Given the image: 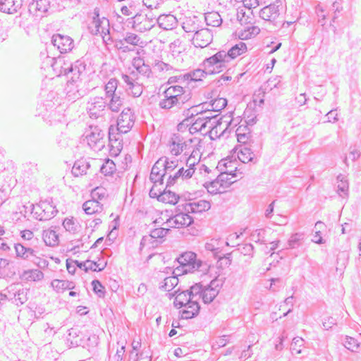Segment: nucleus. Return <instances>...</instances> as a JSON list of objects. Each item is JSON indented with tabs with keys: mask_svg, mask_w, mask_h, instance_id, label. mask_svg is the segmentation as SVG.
Listing matches in <instances>:
<instances>
[{
	"mask_svg": "<svg viewBox=\"0 0 361 361\" xmlns=\"http://www.w3.org/2000/svg\"><path fill=\"white\" fill-rule=\"evenodd\" d=\"M118 84V81L116 78H111L104 85L105 97L120 92L117 91Z\"/></svg>",
	"mask_w": 361,
	"mask_h": 361,
	"instance_id": "5fc2aeb1",
	"label": "nucleus"
},
{
	"mask_svg": "<svg viewBox=\"0 0 361 361\" xmlns=\"http://www.w3.org/2000/svg\"><path fill=\"white\" fill-rule=\"evenodd\" d=\"M211 204L209 201L204 200H194L185 204V209L187 212L202 213L209 210Z\"/></svg>",
	"mask_w": 361,
	"mask_h": 361,
	"instance_id": "473e14b6",
	"label": "nucleus"
},
{
	"mask_svg": "<svg viewBox=\"0 0 361 361\" xmlns=\"http://www.w3.org/2000/svg\"><path fill=\"white\" fill-rule=\"evenodd\" d=\"M51 43L61 54L67 53L74 47L73 39L61 34H55L51 37Z\"/></svg>",
	"mask_w": 361,
	"mask_h": 361,
	"instance_id": "393cba45",
	"label": "nucleus"
},
{
	"mask_svg": "<svg viewBox=\"0 0 361 361\" xmlns=\"http://www.w3.org/2000/svg\"><path fill=\"white\" fill-rule=\"evenodd\" d=\"M104 135V132L99 128H92L90 133L86 136L88 145L94 151H101L105 146Z\"/></svg>",
	"mask_w": 361,
	"mask_h": 361,
	"instance_id": "aec40b11",
	"label": "nucleus"
},
{
	"mask_svg": "<svg viewBox=\"0 0 361 361\" xmlns=\"http://www.w3.org/2000/svg\"><path fill=\"white\" fill-rule=\"evenodd\" d=\"M169 50L174 57L179 56L186 51V44L183 40L178 38L170 43Z\"/></svg>",
	"mask_w": 361,
	"mask_h": 361,
	"instance_id": "a18cd8bd",
	"label": "nucleus"
},
{
	"mask_svg": "<svg viewBox=\"0 0 361 361\" xmlns=\"http://www.w3.org/2000/svg\"><path fill=\"white\" fill-rule=\"evenodd\" d=\"M169 228H158L151 231L150 236L152 238H162L166 235Z\"/></svg>",
	"mask_w": 361,
	"mask_h": 361,
	"instance_id": "e2e57ef3",
	"label": "nucleus"
},
{
	"mask_svg": "<svg viewBox=\"0 0 361 361\" xmlns=\"http://www.w3.org/2000/svg\"><path fill=\"white\" fill-rule=\"evenodd\" d=\"M201 65L209 75L221 73L231 66L225 49L219 50L210 57L206 58Z\"/></svg>",
	"mask_w": 361,
	"mask_h": 361,
	"instance_id": "6e6552de",
	"label": "nucleus"
},
{
	"mask_svg": "<svg viewBox=\"0 0 361 361\" xmlns=\"http://www.w3.org/2000/svg\"><path fill=\"white\" fill-rule=\"evenodd\" d=\"M228 174L232 175L233 177H236L237 170L235 169L234 171L226 170L221 173L215 180L204 183V186L207 190V192L212 195L221 193V189H224L228 185L233 183L231 180L229 182L226 181Z\"/></svg>",
	"mask_w": 361,
	"mask_h": 361,
	"instance_id": "ddd939ff",
	"label": "nucleus"
},
{
	"mask_svg": "<svg viewBox=\"0 0 361 361\" xmlns=\"http://www.w3.org/2000/svg\"><path fill=\"white\" fill-rule=\"evenodd\" d=\"M192 144H194L195 148L192 149L191 154L186 159L185 164L188 169H194L195 166L199 164L201 159L200 149L202 146L200 145V142L199 143L193 142Z\"/></svg>",
	"mask_w": 361,
	"mask_h": 361,
	"instance_id": "58836bf2",
	"label": "nucleus"
},
{
	"mask_svg": "<svg viewBox=\"0 0 361 361\" xmlns=\"http://www.w3.org/2000/svg\"><path fill=\"white\" fill-rule=\"evenodd\" d=\"M337 182H338V193L341 197L348 195V182L345 178V176L339 174L337 176Z\"/></svg>",
	"mask_w": 361,
	"mask_h": 361,
	"instance_id": "3c124183",
	"label": "nucleus"
},
{
	"mask_svg": "<svg viewBox=\"0 0 361 361\" xmlns=\"http://www.w3.org/2000/svg\"><path fill=\"white\" fill-rule=\"evenodd\" d=\"M204 25V21L202 18L192 16H186L183 18L181 26L188 38L192 36Z\"/></svg>",
	"mask_w": 361,
	"mask_h": 361,
	"instance_id": "412c9836",
	"label": "nucleus"
},
{
	"mask_svg": "<svg viewBox=\"0 0 361 361\" xmlns=\"http://www.w3.org/2000/svg\"><path fill=\"white\" fill-rule=\"evenodd\" d=\"M178 283V279L176 276H166L161 282L159 288L164 291H170Z\"/></svg>",
	"mask_w": 361,
	"mask_h": 361,
	"instance_id": "de8ad7c7",
	"label": "nucleus"
},
{
	"mask_svg": "<svg viewBox=\"0 0 361 361\" xmlns=\"http://www.w3.org/2000/svg\"><path fill=\"white\" fill-rule=\"evenodd\" d=\"M54 7V5H52ZM51 8L49 0H32L28 5V11L30 15L37 18H42Z\"/></svg>",
	"mask_w": 361,
	"mask_h": 361,
	"instance_id": "b1692460",
	"label": "nucleus"
},
{
	"mask_svg": "<svg viewBox=\"0 0 361 361\" xmlns=\"http://www.w3.org/2000/svg\"><path fill=\"white\" fill-rule=\"evenodd\" d=\"M247 51V44L245 42H239L235 44L233 47H231L228 50H226V54L227 57L232 65L234 60L239 56L243 55L246 53Z\"/></svg>",
	"mask_w": 361,
	"mask_h": 361,
	"instance_id": "72a5a7b5",
	"label": "nucleus"
},
{
	"mask_svg": "<svg viewBox=\"0 0 361 361\" xmlns=\"http://www.w3.org/2000/svg\"><path fill=\"white\" fill-rule=\"evenodd\" d=\"M305 239L303 233H296L293 234L288 240V247L294 249L298 247Z\"/></svg>",
	"mask_w": 361,
	"mask_h": 361,
	"instance_id": "6e6d98bb",
	"label": "nucleus"
},
{
	"mask_svg": "<svg viewBox=\"0 0 361 361\" xmlns=\"http://www.w3.org/2000/svg\"><path fill=\"white\" fill-rule=\"evenodd\" d=\"M132 66L136 70L135 74H140V78H149L152 76V71L150 66L145 63V60L141 57H135L132 61Z\"/></svg>",
	"mask_w": 361,
	"mask_h": 361,
	"instance_id": "cd10ccee",
	"label": "nucleus"
},
{
	"mask_svg": "<svg viewBox=\"0 0 361 361\" xmlns=\"http://www.w3.org/2000/svg\"><path fill=\"white\" fill-rule=\"evenodd\" d=\"M65 230L70 233H76L80 228L79 223L77 220L71 218H66L62 224Z\"/></svg>",
	"mask_w": 361,
	"mask_h": 361,
	"instance_id": "09e8293b",
	"label": "nucleus"
},
{
	"mask_svg": "<svg viewBox=\"0 0 361 361\" xmlns=\"http://www.w3.org/2000/svg\"><path fill=\"white\" fill-rule=\"evenodd\" d=\"M22 5L23 0H0V11L13 14L21 8Z\"/></svg>",
	"mask_w": 361,
	"mask_h": 361,
	"instance_id": "f704fd0d",
	"label": "nucleus"
},
{
	"mask_svg": "<svg viewBox=\"0 0 361 361\" xmlns=\"http://www.w3.org/2000/svg\"><path fill=\"white\" fill-rule=\"evenodd\" d=\"M51 67L57 76L74 75L84 74L86 64L82 60H77L74 63L66 62L63 59H51Z\"/></svg>",
	"mask_w": 361,
	"mask_h": 361,
	"instance_id": "0eeeda50",
	"label": "nucleus"
},
{
	"mask_svg": "<svg viewBox=\"0 0 361 361\" xmlns=\"http://www.w3.org/2000/svg\"><path fill=\"white\" fill-rule=\"evenodd\" d=\"M305 341L300 337H295L293 339L290 345L292 354H300L302 353L301 347L303 346Z\"/></svg>",
	"mask_w": 361,
	"mask_h": 361,
	"instance_id": "052dcab7",
	"label": "nucleus"
},
{
	"mask_svg": "<svg viewBox=\"0 0 361 361\" xmlns=\"http://www.w3.org/2000/svg\"><path fill=\"white\" fill-rule=\"evenodd\" d=\"M116 170V165L113 161L107 159L100 168V171L104 176H111Z\"/></svg>",
	"mask_w": 361,
	"mask_h": 361,
	"instance_id": "13d9d810",
	"label": "nucleus"
},
{
	"mask_svg": "<svg viewBox=\"0 0 361 361\" xmlns=\"http://www.w3.org/2000/svg\"><path fill=\"white\" fill-rule=\"evenodd\" d=\"M103 190L101 188H96L92 192V199L85 202L82 204V209L87 214H93L102 211V204L95 200L97 196L99 199L104 197V194L102 192Z\"/></svg>",
	"mask_w": 361,
	"mask_h": 361,
	"instance_id": "4be33fe9",
	"label": "nucleus"
},
{
	"mask_svg": "<svg viewBox=\"0 0 361 361\" xmlns=\"http://www.w3.org/2000/svg\"><path fill=\"white\" fill-rule=\"evenodd\" d=\"M238 250L244 255L252 257L254 253V247L250 243L244 244L239 247Z\"/></svg>",
	"mask_w": 361,
	"mask_h": 361,
	"instance_id": "0e129e2a",
	"label": "nucleus"
},
{
	"mask_svg": "<svg viewBox=\"0 0 361 361\" xmlns=\"http://www.w3.org/2000/svg\"><path fill=\"white\" fill-rule=\"evenodd\" d=\"M106 107V100L102 97H90L87 104V111L92 118L103 116Z\"/></svg>",
	"mask_w": 361,
	"mask_h": 361,
	"instance_id": "f3484780",
	"label": "nucleus"
},
{
	"mask_svg": "<svg viewBox=\"0 0 361 361\" xmlns=\"http://www.w3.org/2000/svg\"><path fill=\"white\" fill-rule=\"evenodd\" d=\"M99 11V8L94 9L92 20L88 25V30L92 35L102 37L104 43L109 44L112 42L109 20L104 16H100Z\"/></svg>",
	"mask_w": 361,
	"mask_h": 361,
	"instance_id": "39448f33",
	"label": "nucleus"
},
{
	"mask_svg": "<svg viewBox=\"0 0 361 361\" xmlns=\"http://www.w3.org/2000/svg\"><path fill=\"white\" fill-rule=\"evenodd\" d=\"M213 40V32L210 29L203 25L192 37V45L197 48H204L209 45Z\"/></svg>",
	"mask_w": 361,
	"mask_h": 361,
	"instance_id": "6ab92c4d",
	"label": "nucleus"
},
{
	"mask_svg": "<svg viewBox=\"0 0 361 361\" xmlns=\"http://www.w3.org/2000/svg\"><path fill=\"white\" fill-rule=\"evenodd\" d=\"M193 142H200L197 138L185 140L179 134H173L169 142V147L173 155L178 156L185 152V154L192 146Z\"/></svg>",
	"mask_w": 361,
	"mask_h": 361,
	"instance_id": "f8f14e48",
	"label": "nucleus"
},
{
	"mask_svg": "<svg viewBox=\"0 0 361 361\" xmlns=\"http://www.w3.org/2000/svg\"><path fill=\"white\" fill-rule=\"evenodd\" d=\"M227 105V99L224 97H218L211 101V102L207 104V106H211V111H219L224 109ZM208 107H207V109Z\"/></svg>",
	"mask_w": 361,
	"mask_h": 361,
	"instance_id": "864d4df0",
	"label": "nucleus"
},
{
	"mask_svg": "<svg viewBox=\"0 0 361 361\" xmlns=\"http://www.w3.org/2000/svg\"><path fill=\"white\" fill-rule=\"evenodd\" d=\"M126 2L121 8V13L126 16L133 18L139 13L140 4L138 0H126Z\"/></svg>",
	"mask_w": 361,
	"mask_h": 361,
	"instance_id": "c9c22d12",
	"label": "nucleus"
},
{
	"mask_svg": "<svg viewBox=\"0 0 361 361\" xmlns=\"http://www.w3.org/2000/svg\"><path fill=\"white\" fill-rule=\"evenodd\" d=\"M143 5L149 9H157L163 0H142Z\"/></svg>",
	"mask_w": 361,
	"mask_h": 361,
	"instance_id": "774afa93",
	"label": "nucleus"
},
{
	"mask_svg": "<svg viewBox=\"0 0 361 361\" xmlns=\"http://www.w3.org/2000/svg\"><path fill=\"white\" fill-rule=\"evenodd\" d=\"M90 168V161L85 158H81L75 161L72 168V173L74 176H82L87 173Z\"/></svg>",
	"mask_w": 361,
	"mask_h": 361,
	"instance_id": "4c0bfd02",
	"label": "nucleus"
},
{
	"mask_svg": "<svg viewBox=\"0 0 361 361\" xmlns=\"http://www.w3.org/2000/svg\"><path fill=\"white\" fill-rule=\"evenodd\" d=\"M166 188V187L159 195V201L166 204H176L180 198L179 195Z\"/></svg>",
	"mask_w": 361,
	"mask_h": 361,
	"instance_id": "c03bdc74",
	"label": "nucleus"
},
{
	"mask_svg": "<svg viewBox=\"0 0 361 361\" xmlns=\"http://www.w3.org/2000/svg\"><path fill=\"white\" fill-rule=\"evenodd\" d=\"M42 239L45 245L49 247L57 246L59 243V235L51 228L43 231Z\"/></svg>",
	"mask_w": 361,
	"mask_h": 361,
	"instance_id": "ea45409f",
	"label": "nucleus"
},
{
	"mask_svg": "<svg viewBox=\"0 0 361 361\" xmlns=\"http://www.w3.org/2000/svg\"><path fill=\"white\" fill-rule=\"evenodd\" d=\"M224 242L219 239L212 238L205 243V249L213 253L216 258L221 259L218 254L221 252Z\"/></svg>",
	"mask_w": 361,
	"mask_h": 361,
	"instance_id": "79ce46f5",
	"label": "nucleus"
},
{
	"mask_svg": "<svg viewBox=\"0 0 361 361\" xmlns=\"http://www.w3.org/2000/svg\"><path fill=\"white\" fill-rule=\"evenodd\" d=\"M17 257L24 259H30L31 257L36 256V250L33 248L26 247L25 245L16 243L14 245Z\"/></svg>",
	"mask_w": 361,
	"mask_h": 361,
	"instance_id": "a19ab883",
	"label": "nucleus"
},
{
	"mask_svg": "<svg viewBox=\"0 0 361 361\" xmlns=\"http://www.w3.org/2000/svg\"><path fill=\"white\" fill-rule=\"evenodd\" d=\"M125 43L129 44L133 46H141L142 41L141 38L136 34L132 32H126L124 37L121 39L118 40L116 42V46L118 49H123L124 51L129 50L127 46H125Z\"/></svg>",
	"mask_w": 361,
	"mask_h": 361,
	"instance_id": "2f4dec72",
	"label": "nucleus"
},
{
	"mask_svg": "<svg viewBox=\"0 0 361 361\" xmlns=\"http://www.w3.org/2000/svg\"><path fill=\"white\" fill-rule=\"evenodd\" d=\"M7 289L9 296L13 300L16 305H21L27 300V295L28 290L22 287L21 285L12 284Z\"/></svg>",
	"mask_w": 361,
	"mask_h": 361,
	"instance_id": "bb28decb",
	"label": "nucleus"
},
{
	"mask_svg": "<svg viewBox=\"0 0 361 361\" xmlns=\"http://www.w3.org/2000/svg\"><path fill=\"white\" fill-rule=\"evenodd\" d=\"M156 23L164 30H171L178 25L177 18L172 14H162L156 17Z\"/></svg>",
	"mask_w": 361,
	"mask_h": 361,
	"instance_id": "7c9ffc66",
	"label": "nucleus"
},
{
	"mask_svg": "<svg viewBox=\"0 0 361 361\" xmlns=\"http://www.w3.org/2000/svg\"><path fill=\"white\" fill-rule=\"evenodd\" d=\"M283 2L276 0L259 11V17L265 23L274 27H279L282 23Z\"/></svg>",
	"mask_w": 361,
	"mask_h": 361,
	"instance_id": "1a4fd4ad",
	"label": "nucleus"
},
{
	"mask_svg": "<svg viewBox=\"0 0 361 361\" xmlns=\"http://www.w3.org/2000/svg\"><path fill=\"white\" fill-rule=\"evenodd\" d=\"M224 281L221 279L215 278L209 284L203 285L202 299L204 303L212 302L219 294Z\"/></svg>",
	"mask_w": 361,
	"mask_h": 361,
	"instance_id": "a211bd4d",
	"label": "nucleus"
},
{
	"mask_svg": "<svg viewBox=\"0 0 361 361\" xmlns=\"http://www.w3.org/2000/svg\"><path fill=\"white\" fill-rule=\"evenodd\" d=\"M195 173V169L190 168L185 169L180 167L173 174H170L167 178L166 188L173 185L179 179L185 180L192 177Z\"/></svg>",
	"mask_w": 361,
	"mask_h": 361,
	"instance_id": "c85d7f7f",
	"label": "nucleus"
},
{
	"mask_svg": "<svg viewBox=\"0 0 361 361\" xmlns=\"http://www.w3.org/2000/svg\"><path fill=\"white\" fill-rule=\"evenodd\" d=\"M25 277L29 281H38L44 278V274L39 269H31L24 272Z\"/></svg>",
	"mask_w": 361,
	"mask_h": 361,
	"instance_id": "4d7b16f0",
	"label": "nucleus"
},
{
	"mask_svg": "<svg viewBox=\"0 0 361 361\" xmlns=\"http://www.w3.org/2000/svg\"><path fill=\"white\" fill-rule=\"evenodd\" d=\"M175 296L174 306L177 308H183L180 311L181 319H189L196 317L200 311L192 310V300L190 294L186 290H181L178 288L175 290L174 293L171 294Z\"/></svg>",
	"mask_w": 361,
	"mask_h": 361,
	"instance_id": "9d476101",
	"label": "nucleus"
},
{
	"mask_svg": "<svg viewBox=\"0 0 361 361\" xmlns=\"http://www.w3.org/2000/svg\"><path fill=\"white\" fill-rule=\"evenodd\" d=\"M92 286L93 288V290L95 293H97L99 297L104 296V286L101 283V282L98 280H93L92 281Z\"/></svg>",
	"mask_w": 361,
	"mask_h": 361,
	"instance_id": "338daca9",
	"label": "nucleus"
},
{
	"mask_svg": "<svg viewBox=\"0 0 361 361\" xmlns=\"http://www.w3.org/2000/svg\"><path fill=\"white\" fill-rule=\"evenodd\" d=\"M265 231L264 229H257L254 231L251 234V239L256 243L260 242L261 243H264V234Z\"/></svg>",
	"mask_w": 361,
	"mask_h": 361,
	"instance_id": "69168bd1",
	"label": "nucleus"
},
{
	"mask_svg": "<svg viewBox=\"0 0 361 361\" xmlns=\"http://www.w3.org/2000/svg\"><path fill=\"white\" fill-rule=\"evenodd\" d=\"M208 26L219 27L222 24V18L217 12H209L204 16V23Z\"/></svg>",
	"mask_w": 361,
	"mask_h": 361,
	"instance_id": "49530a36",
	"label": "nucleus"
},
{
	"mask_svg": "<svg viewBox=\"0 0 361 361\" xmlns=\"http://www.w3.org/2000/svg\"><path fill=\"white\" fill-rule=\"evenodd\" d=\"M254 154L251 149L247 147H243L238 152L239 160L243 163L252 161L254 159Z\"/></svg>",
	"mask_w": 361,
	"mask_h": 361,
	"instance_id": "603ef678",
	"label": "nucleus"
},
{
	"mask_svg": "<svg viewBox=\"0 0 361 361\" xmlns=\"http://www.w3.org/2000/svg\"><path fill=\"white\" fill-rule=\"evenodd\" d=\"M159 101V107L171 113H176L184 110V115L187 117L192 116L194 114L197 116H209L210 110L203 111V108L207 104L200 106H193L190 103L191 93L185 90L180 85H171L161 93Z\"/></svg>",
	"mask_w": 361,
	"mask_h": 361,
	"instance_id": "f257e3e1",
	"label": "nucleus"
},
{
	"mask_svg": "<svg viewBox=\"0 0 361 361\" xmlns=\"http://www.w3.org/2000/svg\"><path fill=\"white\" fill-rule=\"evenodd\" d=\"M121 94L120 92L105 97V99L108 101L106 102L107 108L111 111L118 112L123 106L124 98L121 97Z\"/></svg>",
	"mask_w": 361,
	"mask_h": 361,
	"instance_id": "e433bc0d",
	"label": "nucleus"
},
{
	"mask_svg": "<svg viewBox=\"0 0 361 361\" xmlns=\"http://www.w3.org/2000/svg\"><path fill=\"white\" fill-rule=\"evenodd\" d=\"M84 268L83 270L85 272H87L88 271L91 270L93 271H101L103 269H104L106 267V264L104 265H101L98 264L96 262L92 261V260H86L85 263H84Z\"/></svg>",
	"mask_w": 361,
	"mask_h": 361,
	"instance_id": "bf43d9fd",
	"label": "nucleus"
},
{
	"mask_svg": "<svg viewBox=\"0 0 361 361\" xmlns=\"http://www.w3.org/2000/svg\"><path fill=\"white\" fill-rule=\"evenodd\" d=\"M223 118L219 119H216V116H197L194 122L192 123L190 127V132H202L205 130L206 128L208 127V129L210 130V133L215 134L216 136L224 135L226 131L228 129V128L232 125L233 120H230L229 121H225L226 123V127L224 129L221 128V125L223 123Z\"/></svg>",
	"mask_w": 361,
	"mask_h": 361,
	"instance_id": "7ed1b4c3",
	"label": "nucleus"
},
{
	"mask_svg": "<svg viewBox=\"0 0 361 361\" xmlns=\"http://www.w3.org/2000/svg\"><path fill=\"white\" fill-rule=\"evenodd\" d=\"M134 125V115L130 108L124 109L117 119L116 126H111L109 128V141L114 147L113 142H116L121 139V135L127 133Z\"/></svg>",
	"mask_w": 361,
	"mask_h": 361,
	"instance_id": "20e7f679",
	"label": "nucleus"
},
{
	"mask_svg": "<svg viewBox=\"0 0 361 361\" xmlns=\"http://www.w3.org/2000/svg\"><path fill=\"white\" fill-rule=\"evenodd\" d=\"M343 345L345 348L352 352H356L360 347V343L357 342V341L354 338L349 336H346Z\"/></svg>",
	"mask_w": 361,
	"mask_h": 361,
	"instance_id": "680f3d73",
	"label": "nucleus"
},
{
	"mask_svg": "<svg viewBox=\"0 0 361 361\" xmlns=\"http://www.w3.org/2000/svg\"><path fill=\"white\" fill-rule=\"evenodd\" d=\"M178 167V160H170L166 157L159 158L153 165L149 179L153 183H164V179Z\"/></svg>",
	"mask_w": 361,
	"mask_h": 361,
	"instance_id": "423d86ee",
	"label": "nucleus"
},
{
	"mask_svg": "<svg viewBox=\"0 0 361 361\" xmlns=\"http://www.w3.org/2000/svg\"><path fill=\"white\" fill-rule=\"evenodd\" d=\"M207 74H209V73L204 68L203 69L197 68L196 70H194L193 71H191L185 74L184 78L186 80H190L192 81H200L202 80V78H204Z\"/></svg>",
	"mask_w": 361,
	"mask_h": 361,
	"instance_id": "8fccbe9b",
	"label": "nucleus"
},
{
	"mask_svg": "<svg viewBox=\"0 0 361 361\" xmlns=\"http://www.w3.org/2000/svg\"><path fill=\"white\" fill-rule=\"evenodd\" d=\"M51 287L58 293H63L66 290H73L75 283L68 280L54 279L51 283Z\"/></svg>",
	"mask_w": 361,
	"mask_h": 361,
	"instance_id": "37998d69",
	"label": "nucleus"
},
{
	"mask_svg": "<svg viewBox=\"0 0 361 361\" xmlns=\"http://www.w3.org/2000/svg\"><path fill=\"white\" fill-rule=\"evenodd\" d=\"M202 289L203 284L202 283H196L195 284L191 286L189 289L186 290L190 294L192 300V310L200 311V306L199 304V300L202 298Z\"/></svg>",
	"mask_w": 361,
	"mask_h": 361,
	"instance_id": "c756f323",
	"label": "nucleus"
},
{
	"mask_svg": "<svg viewBox=\"0 0 361 361\" xmlns=\"http://www.w3.org/2000/svg\"><path fill=\"white\" fill-rule=\"evenodd\" d=\"M122 80L126 83V89L128 94L133 97H139L143 92V86L140 82V78L136 77L135 71H132L130 75L123 74Z\"/></svg>",
	"mask_w": 361,
	"mask_h": 361,
	"instance_id": "dca6fc26",
	"label": "nucleus"
},
{
	"mask_svg": "<svg viewBox=\"0 0 361 361\" xmlns=\"http://www.w3.org/2000/svg\"><path fill=\"white\" fill-rule=\"evenodd\" d=\"M85 75V73L69 76L70 79L68 80L66 87V99L69 102H74L87 94V89L82 79V76Z\"/></svg>",
	"mask_w": 361,
	"mask_h": 361,
	"instance_id": "9b49d317",
	"label": "nucleus"
},
{
	"mask_svg": "<svg viewBox=\"0 0 361 361\" xmlns=\"http://www.w3.org/2000/svg\"><path fill=\"white\" fill-rule=\"evenodd\" d=\"M54 106V104H45L46 111L43 114L44 119L49 122L51 125L59 122H62L64 118L63 107L58 106L53 108Z\"/></svg>",
	"mask_w": 361,
	"mask_h": 361,
	"instance_id": "a878e982",
	"label": "nucleus"
},
{
	"mask_svg": "<svg viewBox=\"0 0 361 361\" xmlns=\"http://www.w3.org/2000/svg\"><path fill=\"white\" fill-rule=\"evenodd\" d=\"M156 25V16L152 13L137 14L133 18V28L140 32L150 30Z\"/></svg>",
	"mask_w": 361,
	"mask_h": 361,
	"instance_id": "2eb2a0df",
	"label": "nucleus"
},
{
	"mask_svg": "<svg viewBox=\"0 0 361 361\" xmlns=\"http://www.w3.org/2000/svg\"><path fill=\"white\" fill-rule=\"evenodd\" d=\"M188 212H178L171 215L166 221L169 227L180 228L190 226L193 219L188 214Z\"/></svg>",
	"mask_w": 361,
	"mask_h": 361,
	"instance_id": "5701e85b",
	"label": "nucleus"
},
{
	"mask_svg": "<svg viewBox=\"0 0 361 361\" xmlns=\"http://www.w3.org/2000/svg\"><path fill=\"white\" fill-rule=\"evenodd\" d=\"M196 257V254L192 252H184L177 258L179 266L173 271H172L171 268L166 267V269L169 271L167 273L171 272L178 275L180 274V273L184 274L195 271L203 274L207 272L209 269L208 264L200 260H197Z\"/></svg>",
	"mask_w": 361,
	"mask_h": 361,
	"instance_id": "f03ea898",
	"label": "nucleus"
},
{
	"mask_svg": "<svg viewBox=\"0 0 361 361\" xmlns=\"http://www.w3.org/2000/svg\"><path fill=\"white\" fill-rule=\"evenodd\" d=\"M58 210L48 201H42L32 206V214L39 221H48L56 216Z\"/></svg>",
	"mask_w": 361,
	"mask_h": 361,
	"instance_id": "4468645a",
	"label": "nucleus"
}]
</instances>
